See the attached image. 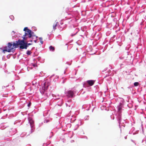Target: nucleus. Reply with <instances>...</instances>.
Wrapping results in <instances>:
<instances>
[{"label": "nucleus", "mask_w": 146, "mask_h": 146, "mask_svg": "<svg viewBox=\"0 0 146 146\" xmlns=\"http://www.w3.org/2000/svg\"><path fill=\"white\" fill-rule=\"evenodd\" d=\"M49 86V84L47 82H44L42 84L40 90V93L42 95L48 97V94L47 93V91L48 87Z\"/></svg>", "instance_id": "nucleus-1"}, {"label": "nucleus", "mask_w": 146, "mask_h": 146, "mask_svg": "<svg viewBox=\"0 0 146 146\" xmlns=\"http://www.w3.org/2000/svg\"><path fill=\"white\" fill-rule=\"evenodd\" d=\"M23 31H25V34L22 38L24 40H26L27 38H30L31 36V30L29 29L28 27H26L24 28Z\"/></svg>", "instance_id": "nucleus-2"}, {"label": "nucleus", "mask_w": 146, "mask_h": 146, "mask_svg": "<svg viewBox=\"0 0 146 146\" xmlns=\"http://www.w3.org/2000/svg\"><path fill=\"white\" fill-rule=\"evenodd\" d=\"M13 43L11 42H9L7 46H6V49L3 50V51L4 52L5 51L8 52H13L14 50V48L13 47Z\"/></svg>", "instance_id": "nucleus-3"}, {"label": "nucleus", "mask_w": 146, "mask_h": 146, "mask_svg": "<svg viewBox=\"0 0 146 146\" xmlns=\"http://www.w3.org/2000/svg\"><path fill=\"white\" fill-rule=\"evenodd\" d=\"M18 41L19 42V45H20V49H27V46H26L25 42L24 41V40L23 39L22 40L19 39Z\"/></svg>", "instance_id": "nucleus-4"}, {"label": "nucleus", "mask_w": 146, "mask_h": 146, "mask_svg": "<svg viewBox=\"0 0 146 146\" xmlns=\"http://www.w3.org/2000/svg\"><path fill=\"white\" fill-rule=\"evenodd\" d=\"M28 119L31 128V130L30 132V133H31L33 132L35 130V127H34V121L30 117L28 118Z\"/></svg>", "instance_id": "nucleus-5"}, {"label": "nucleus", "mask_w": 146, "mask_h": 146, "mask_svg": "<svg viewBox=\"0 0 146 146\" xmlns=\"http://www.w3.org/2000/svg\"><path fill=\"white\" fill-rule=\"evenodd\" d=\"M123 104L121 102H120L119 105L117 106V109L118 111L120 113L123 108Z\"/></svg>", "instance_id": "nucleus-6"}, {"label": "nucleus", "mask_w": 146, "mask_h": 146, "mask_svg": "<svg viewBox=\"0 0 146 146\" xmlns=\"http://www.w3.org/2000/svg\"><path fill=\"white\" fill-rule=\"evenodd\" d=\"M67 95L69 97L72 98L74 96V92L72 91L69 90L67 92Z\"/></svg>", "instance_id": "nucleus-7"}, {"label": "nucleus", "mask_w": 146, "mask_h": 146, "mask_svg": "<svg viewBox=\"0 0 146 146\" xmlns=\"http://www.w3.org/2000/svg\"><path fill=\"white\" fill-rule=\"evenodd\" d=\"M18 40H17L15 42H14L13 43V47L14 48V50H15V48L18 47L19 46V42Z\"/></svg>", "instance_id": "nucleus-8"}, {"label": "nucleus", "mask_w": 146, "mask_h": 146, "mask_svg": "<svg viewBox=\"0 0 146 146\" xmlns=\"http://www.w3.org/2000/svg\"><path fill=\"white\" fill-rule=\"evenodd\" d=\"M94 81L92 80H88L87 81V83L90 86H92L94 84Z\"/></svg>", "instance_id": "nucleus-9"}, {"label": "nucleus", "mask_w": 146, "mask_h": 146, "mask_svg": "<svg viewBox=\"0 0 146 146\" xmlns=\"http://www.w3.org/2000/svg\"><path fill=\"white\" fill-rule=\"evenodd\" d=\"M9 131L11 135H13L16 132V129L15 128L11 129Z\"/></svg>", "instance_id": "nucleus-10"}, {"label": "nucleus", "mask_w": 146, "mask_h": 146, "mask_svg": "<svg viewBox=\"0 0 146 146\" xmlns=\"http://www.w3.org/2000/svg\"><path fill=\"white\" fill-rule=\"evenodd\" d=\"M32 85L33 86H35V87H36V86H38V84L37 83V82L36 80H34L32 82Z\"/></svg>", "instance_id": "nucleus-11"}, {"label": "nucleus", "mask_w": 146, "mask_h": 146, "mask_svg": "<svg viewBox=\"0 0 146 146\" xmlns=\"http://www.w3.org/2000/svg\"><path fill=\"white\" fill-rule=\"evenodd\" d=\"M49 49L50 51L52 52H54L55 50L54 47L52 46H49Z\"/></svg>", "instance_id": "nucleus-12"}, {"label": "nucleus", "mask_w": 146, "mask_h": 146, "mask_svg": "<svg viewBox=\"0 0 146 146\" xmlns=\"http://www.w3.org/2000/svg\"><path fill=\"white\" fill-rule=\"evenodd\" d=\"M58 22H57L55 24H54L53 27V29L54 31L56 29V27L57 25Z\"/></svg>", "instance_id": "nucleus-13"}, {"label": "nucleus", "mask_w": 146, "mask_h": 146, "mask_svg": "<svg viewBox=\"0 0 146 146\" xmlns=\"http://www.w3.org/2000/svg\"><path fill=\"white\" fill-rule=\"evenodd\" d=\"M117 119L118 121V122L119 124L120 123L121 120V117L120 115H119L117 117Z\"/></svg>", "instance_id": "nucleus-14"}, {"label": "nucleus", "mask_w": 146, "mask_h": 146, "mask_svg": "<svg viewBox=\"0 0 146 146\" xmlns=\"http://www.w3.org/2000/svg\"><path fill=\"white\" fill-rule=\"evenodd\" d=\"M31 38H27L26 40H24V41L25 42H32V40H31Z\"/></svg>", "instance_id": "nucleus-15"}, {"label": "nucleus", "mask_w": 146, "mask_h": 146, "mask_svg": "<svg viewBox=\"0 0 146 146\" xmlns=\"http://www.w3.org/2000/svg\"><path fill=\"white\" fill-rule=\"evenodd\" d=\"M31 36L30 37V38H32L34 36H36L35 35H34V33L33 31H32L31 30Z\"/></svg>", "instance_id": "nucleus-16"}, {"label": "nucleus", "mask_w": 146, "mask_h": 146, "mask_svg": "<svg viewBox=\"0 0 146 146\" xmlns=\"http://www.w3.org/2000/svg\"><path fill=\"white\" fill-rule=\"evenodd\" d=\"M49 121H50V120L49 119H45L44 120V123H47Z\"/></svg>", "instance_id": "nucleus-17"}, {"label": "nucleus", "mask_w": 146, "mask_h": 146, "mask_svg": "<svg viewBox=\"0 0 146 146\" xmlns=\"http://www.w3.org/2000/svg\"><path fill=\"white\" fill-rule=\"evenodd\" d=\"M9 18L12 21H13L14 19V17L12 15H10L9 16Z\"/></svg>", "instance_id": "nucleus-18"}, {"label": "nucleus", "mask_w": 146, "mask_h": 146, "mask_svg": "<svg viewBox=\"0 0 146 146\" xmlns=\"http://www.w3.org/2000/svg\"><path fill=\"white\" fill-rule=\"evenodd\" d=\"M81 121L80 120H79L78 121V123L77 125V127H78L80 125H81Z\"/></svg>", "instance_id": "nucleus-19"}, {"label": "nucleus", "mask_w": 146, "mask_h": 146, "mask_svg": "<svg viewBox=\"0 0 146 146\" xmlns=\"http://www.w3.org/2000/svg\"><path fill=\"white\" fill-rule=\"evenodd\" d=\"M39 39L40 40V42L42 44L43 43V42L42 41V37H39Z\"/></svg>", "instance_id": "nucleus-20"}, {"label": "nucleus", "mask_w": 146, "mask_h": 146, "mask_svg": "<svg viewBox=\"0 0 146 146\" xmlns=\"http://www.w3.org/2000/svg\"><path fill=\"white\" fill-rule=\"evenodd\" d=\"M27 42H25V43H26V46H27V47H28V46H29V45H31L32 44V43H27Z\"/></svg>", "instance_id": "nucleus-21"}, {"label": "nucleus", "mask_w": 146, "mask_h": 146, "mask_svg": "<svg viewBox=\"0 0 146 146\" xmlns=\"http://www.w3.org/2000/svg\"><path fill=\"white\" fill-rule=\"evenodd\" d=\"M139 83L138 82H135L134 83V85L135 86H138Z\"/></svg>", "instance_id": "nucleus-22"}, {"label": "nucleus", "mask_w": 146, "mask_h": 146, "mask_svg": "<svg viewBox=\"0 0 146 146\" xmlns=\"http://www.w3.org/2000/svg\"><path fill=\"white\" fill-rule=\"evenodd\" d=\"M31 51L30 50H27V54L28 55H30L31 54Z\"/></svg>", "instance_id": "nucleus-23"}, {"label": "nucleus", "mask_w": 146, "mask_h": 146, "mask_svg": "<svg viewBox=\"0 0 146 146\" xmlns=\"http://www.w3.org/2000/svg\"><path fill=\"white\" fill-rule=\"evenodd\" d=\"M89 119V116H86L85 117V120H88Z\"/></svg>", "instance_id": "nucleus-24"}, {"label": "nucleus", "mask_w": 146, "mask_h": 146, "mask_svg": "<svg viewBox=\"0 0 146 146\" xmlns=\"http://www.w3.org/2000/svg\"><path fill=\"white\" fill-rule=\"evenodd\" d=\"M35 37H36V39L34 40V41L36 43L37 42V39H36V38H37V36H36Z\"/></svg>", "instance_id": "nucleus-25"}, {"label": "nucleus", "mask_w": 146, "mask_h": 146, "mask_svg": "<svg viewBox=\"0 0 146 146\" xmlns=\"http://www.w3.org/2000/svg\"><path fill=\"white\" fill-rule=\"evenodd\" d=\"M31 105V103H29L28 104V105H27V106H28V107H29Z\"/></svg>", "instance_id": "nucleus-26"}, {"label": "nucleus", "mask_w": 146, "mask_h": 146, "mask_svg": "<svg viewBox=\"0 0 146 146\" xmlns=\"http://www.w3.org/2000/svg\"><path fill=\"white\" fill-rule=\"evenodd\" d=\"M77 33V32H76V33L74 34V35L72 34L71 35V36H74L75 34H76Z\"/></svg>", "instance_id": "nucleus-27"}, {"label": "nucleus", "mask_w": 146, "mask_h": 146, "mask_svg": "<svg viewBox=\"0 0 146 146\" xmlns=\"http://www.w3.org/2000/svg\"><path fill=\"white\" fill-rule=\"evenodd\" d=\"M66 106H67H67H69V107H70V106H69V105H68L67 104H66Z\"/></svg>", "instance_id": "nucleus-28"}, {"label": "nucleus", "mask_w": 146, "mask_h": 146, "mask_svg": "<svg viewBox=\"0 0 146 146\" xmlns=\"http://www.w3.org/2000/svg\"><path fill=\"white\" fill-rule=\"evenodd\" d=\"M74 142V140H72L71 141V143H73V142Z\"/></svg>", "instance_id": "nucleus-29"}, {"label": "nucleus", "mask_w": 146, "mask_h": 146, "mask_svg": "<svg viewBox=\"0 0 146 146\" xmlns=\"http://www.w3.org/2000/svg\"><path fill=\"white\" fill-rule=\"evenodd\" d=\"M33 37H32L31 38V40H32V41H33Z\"/></svg>", "instance_id": "nucleus-30"}, {"label": "nucleus", "mask_w": 146, "mask_h": 146, "mask_svg": "<svg viewBox=\"0 0 146 146\" xmlns=\"http://www.w3.org/2000/svg\"><path fill=\"white\" fill-rule=\"evenodd\" d=\"M36 65V64H34L33 65L34 66V67Z\"/></svg>", "instance_id": "nucleus-31"}, {"label": "nucleus", "mask_w": 146, "mask_h": 146, "mask_svg": "<svg viewBox=\"0 0 146 146\" xmlns=\"http://www.w3.org/2000/svg\"><path fill=\"white\" fill-rule=\"evenodd\" d=\"M131 141L132 142H133V143H134V141L133 140H131Z\"/></svg>", "instance_id": "nucleus-32"}, {"label": "nucleus", "mask_w": 146, "mask_h": 146, "mask_svg": "<svg viewBox=\"0 0 146 146\" xmlns=\"http://www.w3.org/2000/svg\"><path fill=\"white\" fill-rule=\"evenodd\" d=\"M63 103V102H62V100L61 101V104H62Z\"/></svg>", "instance_id": "nucleus-33"}, {"label": "nucleus", "mask_w": 146, "mask_h": 146, "mask_svg": "<svg viewBox=\"0 0 146 146\" xmlns=\"http://www.w3.org/2000/svg\"><path fill=\"white\" fill-rule=\"evenodd\" d=\"M12 32L13 33H15V32L14 31H13Z\"/></svg>", "instance_id": "nucleus-34"}, {"label": "nucleus", "mask_w": 146, "mask_h": 146, "mask_svg": "<svg viewBox=\"0 0 146 146\" xmlns=\"http://www.w3.org/2000/svg\"><path fill=\"white\" fill-rule=\"evenodd\" d=\"M5 88V86H2V88Z\"/></svg>", "instance_id": "nucleus-35"}, {"label": "nucleus", "mask_w": 146, "mask_h": 146, "mask_svg": "<svg viewBox=\"0 0 146 146\" xmlns=\"http://www.w3.org/2000/svg\"><path fill=\"white\" fill-rule=\"evenodd\" d=\"M5 88V86H2V88Z\"/></svg>", "instance_id": "nucleus-36"}, {"label": "nucleus", "mask_w": 146, "mask_h": 146, "mask_svg": "<svg viewBox=\"0 0 146 146\" xmlns=\"http://www.w3.org/2000/svg\"><path fill=\"white\" fill-rule=\"evenodd\" d=\"M125 139H126L127 138V137H126V136L125 137Z\"/></svg>", "instance_id": "nucleus-37"}, {"label": "nucleus", "mask_w": 146, "mask_h": 146, "mask_svg": "<svg viewBox=\"0 0 146 146\" xmlns=\"http://www.w3.org/2000/svg\"><path fill=\"white\" fill-rule=\"evenodd\" d=\"M124 101V100L123 99V100L122 101V102H123V101Z\"/></svg>", "instance_id": "nucleus-38"}]
</instances>
